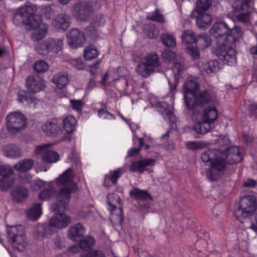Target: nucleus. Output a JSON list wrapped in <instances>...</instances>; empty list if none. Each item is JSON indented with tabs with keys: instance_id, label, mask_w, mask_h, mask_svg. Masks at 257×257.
Instances as JSON below:
<instances>
[{
	"instance_id": "nucleus-57",
	"label": "nucleus",
	"mask_w": 257,
	"mask_h": 257,
	"mask_svg": "<svg viewBox=\"0 0 257 257\" xmlns=\"http://www.w3.org/2000/svg\"><path fill=\"white\" fill-rule=\"evenodd\" d=\"M70 104L73 109L77 111L81 110L83 105V102L81 100H70Z\"/></svg>"
},
{
	"instance_id": "nucleus-39",
	"label": "nucleus",
	"mask_w": 257,
	"mask_h": 257,
	"mask_svg": "<svg viewBox=\"0 0 257 257\" xmlns=\"http://www.w3.org/2000/svg\"><path fill=\"white\" fill-rule=\"evenodd\" d=\"M107 204L109 206L108 210L110 211V214L112 215L113 211L116 209L115 202L119 203L120 202V199L119 197L116 194H109L107 196Z\"/></svg>"
},
{
	"instance_id": "nucleus-23",
	"label": "nucleus",
	"mask_w": 257,
	"mask_h": 257,
	"mask_svg": "<svg viewBox=\"0 0 257 257\" xmlns=\"http://www.w3.org/2000/svg\"><path fill=\"white\" fill-rule=\"evenodd\" d=\"M195 123L193 125V130L198 134H205L208 132L211 128V124L202 119V118H199L197 120H193Z\"/></svg>"
},
{
	"instance_id": "nucleus-13",
	"label": "nucleus",
	"mask_w": 257,
	"mask_h": 257,
	"mask_svg": "<svg viewBox=\"0 0 257 257\" xmlns=\"http://www.w3.org/2000/svg\"><path fill=\"white\" fill-rule=\"evenodd\" d=\"M192 15L197 26L201 29L209 27L213 20L212 16L207 12H192Z\"/></svg>"
},
{
	"instance_id": "nucleus-37",
	"label": "nucleus",
	"mask_w": 257,
	"mask_h": 257,
	"mask_svg": "<svg viewBox=\"0 0 257 257\" xmlns=\"http://www.w3.org/2000/svg\"><path fill=\"white\" fill-rule=\"evenodd\" d=\"M212 0H197L192 12H207L211 7Z\"/></svg>"
},
{
	"instance_id": "nucleus-60",
	"label": "nucleus",
	"mask_w": 257,
	"mask_h": 257,
	"mask_svg": "<svg viewBox=\"0 0 257 257\" xmlns=\"http://www.w3.org/2000/svg\"><path fill=\"white\" fill-rule=\"evenodd\" d=\"M84 257H105V256L101 251L93 250L86 253Z\"/></svg>"
},
{
	"instance_id": "nucleus-38",
	"label": "nucleus",
	"mask_w": 257,
	"mask_h": 257,
	"mask_svg": "<svg viewBox=\"0 0 257 257\" xmlns=\"http://www.w3.org/2000/svg\"><path fill=\"white\" fill-rule=\"evenodd\" d=\"M143 32L145 35L151 39L156 38L159 33V31L155 25L151 24H146L144 26Z\"/></svg>"
},
{
	"instance_id": "nucleus-48",
	"label": "nucleus",
	"mask_w": 257,
	"mask_h": 257,
	"mask_svg": "<svg viewBox=\"0 0 257 257\" xmlns=\"http://www.w3.org/2000/svg\"><path fill=\"white\" fill-rule=\"evenodd\" d=\"M33 68L37 73H43L48 70L49 65L44 60H39L35 62Z\"/></svg>"
},
{
	"instance_id": "nucleus-14",
	"label": "nucleus",
	"mask_w": 257,
	"mask_h": 257,
	"mask_svg": "<svg viewBox=\"0 0 257 257\" xmlns=\"http://www.w3.org/2000/svg\"><path fill=\"white\" fill-rule=\"evenodd\" d=\"M26 86L30 93H36L45 87L44 80L39 76H30L26 79Z\"/></svg>"
},
{
	"instance_id": "nucleus-5",
	"label": "nucleus",
	"mask_w": 257,
	"mask_h": 257,
	"mask_svg": "<svg viewBox=\"0 0 257 257\" xmlns=\"http://www.w3.org/2000/svg\"><path fill=\"white\" fill-rule=\"evenodd\" d=\"M162 56L164 61L167 63L172 62L174 64L172 68L174 76L172 79H168L170 86V90L173 92L175 90L180 76L184 71V59L181 56L176 55L173 51L169 49L165 50L162 52Z\"/></svg>"
},
{
	"instance_id": "nucleus-31",
	"label": "nucleus",
	"mask_w": 257,
	"mask_h": 257,
	"mask_svg": "<svg viewBox=\"0 0 257 257\" xmlns=\"http://www.w3.org/2000/svg\"><path fill=\"white\" fill-rule=\"evenodd\" d=\"M9 242L15 249L19 251H24L27 245L25 234L22 236H18V238L12 240Z\"/></svg>"
},
{
	"instance_id": "nucleus-25",
	"label": "nucleus",
	"mask_w": 257,
	"mask_h": 257,
	"mask_svg": "<svg viewBox=\"0 0 257 257\" xmlns=\"http://www.w3.org/2000/svg\"><path fill=\"white\" fill-rule=\"evenodd\" d=\"M212 43L211 37L205 33L201 34L196 37L195 45L200 49H205L208 47Z\"/></svg>"
},
{
	"instance_id": "nucleus-28",
	"label": "nucleus",
	"mask_w": 257,
	"mask_h": 257,
	"mask_svg": "<svg viewBox=\"0 0 257 257\" xmlns=\"http://www.w3.org/2000/svg\"><path fill=\"white\" fill-rule=\"evenodd\" d=\"M5 155L9 158H19L22 155V151L13 144L7 145L4 149Z\"/></svg>"
},
{
	"instance_id": "nucleus-46",
	"label": "nucleus",
	"mask_w": 257,
	"mask_h": 257,
	"mask_svg": "<svg viewBox=\"0 0 257 257\" xmlns=\"http://www.w3.org/2000/svg\"><path fill=\"white\" fill-rule=\"evenodd\" d=\"M204 69L207 73L216 72L220 69L219 62L217 60L210 61L204 65Z\"/></svg>"
},
{
	"instance_id": "nucleus-19",
	"label": "nucleus",
	"mask_w": 257,
	"mask_h": 257,
	"mask_svg": "<svg viewBox=\"0 0 257 257\" xmlns=\"http://www.w3.org/2000/svg\"><path fill=\"white\" fill-rule=\"evenodd\" d=\"M243 33V32L240 27L235 26L231 28L229 26L228 33L226 37H224L225 43L231 45L236 41H239L242 38Z\"/></svg>"
},
{
	"instance_id": "nucleus-12",
	"label": "nucleus",
	"mask_w": 257,
	"mask_h": 257,
	"mask_svg": "<svg viewBox=\"0 0 257 257\" xmlns=\"http://www.w3.org/2000/svg\"><path fill=\"white\" fill-rule=\"evenodd\" d=\"M67 43L71 47L76 48L82 46L85 40V37L83 32L77 29H72L67 35Z\"/></svg>"
},
{
	"instance_id": "nucleus-11",
	"label": "nucleus",
	"mask_w": 257,
	"mask_h": 257,
	"mask_svg": "<svg viewBox=\"0 0 257 257\" xmlns=\"http://www.w3.org/2000/svg\"><path fill=\"white\" fill-rule=\"evenodd\" d=\"M51 146L50 144H43L37 146L35 152L36 154H39L43 153L42 159L46 163H55L59 160V156L55 151L47 150V149Z\"/></svg>"
},
{
	"instance_id": "nucleus-40",
	"label": "nucleus",
	"mask_w": 257,
	"mask_h": 257,
	"mask_svg": "<svg viewBox=\"0 0 257 257\" xmlns=\"http://www.w3.org/2000/svg\"><path fill=\"white\" fill-rule=\"evenodd\" d=\"M123 172L122 168H118L116 170L111 171L109 174L105 176V180H108L113 184H115L118 179L121 176Z\"/></svg>"
},
{
	"instance_id": "nucleus-1",
	"label": "nucleus",
	"mask_w": 257,
	"mask_h": 257,
	"mask_svg": "<svg viewBox=\"0 0 257 257\" xmlns=\"http://www.w3.org/2000/svg\"><path fill=\"white\" fill-rule=\"evenodd\" d=\"M58 185L62 186L57 194V202L51 206L53 211L56 212L54 216L50 219V224L55 228L66 227L71 222L70 217L66 214L61 213L68 207V203L71 194L77 190V186L73 182V172L71 168H68L61 174L56 180Z\"/></svg>"
},
{
	"instance_id": "nucleus-29",
	"label": "nucleus",
	"mask_w": 257,
	"mask_h": 257,
	"mask_svg": "<svg viewBox=\"0 0 257 257\" xmlns=\"http://www.w3.org/2000/svg\"><path fill=\"white\" fill-rule=\"evenodd\" d=\"M8 238L9 241H11L18 236L25 234L24 227L22 225L12 226L7 229Z\"/></svg>"
},
{
	"instance_id": "nucleus-17",
	"label": "nucleus",
	"mask_w": 257,
	"mask_h": 257,
	"mask_svg": "<svg viewBox=\"0 0 257 257\" xmlns=\"http://www.w3.org/2000/svg\"><path fill=\"white\" fill-rule=\"evenodd\" d=\"M84 232V227L80 223H77L69 228L68 238L73 241L79 242L83 238Z\"/></svg>"
},
{
	"instance_id": "nucleus-20",
	"label": "nucleus",
	"mask_w": 257,
	"mask_h": 257,
	"mask_svg": "<svg viewBox=\"0 0 257 257\" xmlns=\"http://www.w3.org/2000/svg\"><path fill=\"white\" fill-rule=\"evenodd\" d=\"M78 18L82 21L86 20L92 12L91 6L87 3L78 4L75 7Z\"/></svg>"
},
{
	"instance_id": "nucleus-56",
	"label": "nucleus",
	"mask_w": 257,
	"mask_h": 257,
	"mask_svg": "<svg viewBox=\"0 0 257 257\" xmlns=\"http://www.w3.org/2000/svg\"><path fill=\"white\" fill-rule=\"evenodd\" d=\"M39 100L31 94H28L26 100V105L35 106Z\"/></svg>"
},
{
	"instance_id": "nucleus-9",
	"label": "nucleus",
	"mask_w": 257,
	"mask_h": 257,
	"mask_svg": "<svg viewBox=\"0 0 257 257\" xmlns=\"http://www.w3.org/2000/svg\"><path fill=\"white\" fill-rule=\"evenodd\" d=\"M7 127L12 133H18L25 128L26 118L20 112H13L6 118Z\"/></svg>"
},
{
	"instance_id": "nucleus-27",
	"label": "nucleus",
	"mask_w": 257,
	"mask_h": 257,
	"mask_svg": "<svg viewBox=\"0 0 257 257\" xmlns=\"http://www.w3.org/2000/svg\"><path fill=\"white\" fill-rule=\"evenodd\" d=\"M131 196L134 197L136 200L142 201L147 200L148 199L152 200V197L150 194L146 190H141L138 188H134L130 192Z\"/></svg>"
},
{
	"instance_id": "nucleus-8",
	"label": "nucleus",
	"mask_w": 257,
	"mask_h": 257,
	"mask_svg": "<svg viewBox=\"0 0 257 257\" xmlns=\"http://www.w3.org/2000/svg\"><path fill=\"white\" fill-rule=\"evenodd\" d=\"M223 43L222 40L218 41L215 47L214 53L224 63L230 66L234 65L236 62L235 50L231 45Z\"/></svg>"
},
{
	"instance_id": "nucleus-10",
	"label": "nucleus",
	"mask_w": 257,
	"mask_h": 257,
	"mask_svg": "<svg viewBox=\"0 0 257 257\" xmlns=\"http://www.w3.org/2000/svg\"><path fill=\"white\" fill-rule=\"evenodd\" d=\"M229 31V26L224 22H218L215 23L210 30V33L216 38V45L219 40L225 43L226 36Z\"/></svg>"
},
{
	"instance_id": "nucleus-59",
	"label": "nucleus",
	"mask_w": 257,
	"mask_h": 257,
	"mask_svg": "<svg viewBox=\"0 0 257 257\" xmlns=\"http://www.w3.org/2000/svg\"><path fill=\"white\" fill-rule=\"evenodd\" d=\"M256 185V182L251 178L247 179L244 181L243 184V186L246 188L254 187Z\"/></svg>"
},
{
	"instance_id": "nucleus-2",
	"label": "nucleus",
	"mask_w": 257,
	"mask_h": 257,
	"mask_svg": "<svg viewBox=\"0 0 257 257\" xmlns=\"http://www.w3.org/2000/svg\"><path fill=\"white\" fill-rule=\"evenodd\" d=\"M201 158L204 163H210L206 176L212 182L222 176L228 166L240 163L243 159L239 148L236 146L228 148L223 152L208 150Z\"/></svg>"
},
{
	"instance_id": "nucleus-63",
	"label": "nucleus",
	"mask_w": 257,
	"mask_h": 257,
	"mask_svg": "<svg viewBox=\"0 0 257 257\" xmlns=\"http://www.w3.org/2000/svg\"><path fill=\"white\" fill-rule=\"evenodd\" d=\"M140 151V148H134L130 149L127 153V157H132L139 153Z\"/></svg>"
},
{
	"instance_id": "nucleus-55",
	"label": "nucleus",
	"mask_w": 257,
	"mask_h": 257,
	"mask_svg": "<svg viewBox=\"0 0 257 257\" xmlns=\"http://www.w3.org/2000/svg\"><path fill=\"white\" fill-rule=\"evenodd\" d=\"M45 224H38L36 227L35 232L40 237H45Z\"/></svg>"
},
{
	"instance_id": "nucleus-15",
	"label": "nucleus",
	"mask_w": 257,
	"mask_h": 257,
	"mask_svg": "<svg viewBox=\"0 0 257 257\" xmlns=\"http://www.w3.org/2000/svg\"><path fill=\"white\" fill-rule=\"evenodd\" d=\"M42 129L47 136L53 137H56L61 132L60 123L55 118L47 121L42 125Z\"/></svg>"
},
{
	"instance_id": "nucleus-26",
	"label": "nucleus",
	"mask_w": 257,
	"mask_h": 257,
	"mask_svg": "<svg viewBox=\"0 0 257 257\" xmlns=\"http://www.w3.org/2000/svg\"><path fill=\"white\" fill-rule=\"evenodd\" d=\"M48 28V25L41 24V21L40 25L34 29L35 31L32 33V39L35 41H38L43 39L47 33Z\"/></svg>"
},
{
	"instance_id": "nucleus-61",
	"label": "nucleus",
	"mask_w": 257,
	"mask_h": 257,
	"mask_svg": "<svg viewBox=\"0 0 257 257\" xmlns=\"http://www.w3.org/2000/svg\"><path fill=\"white\" fill-rule=\"evenodd\" d=\"M86 33L87 35L91 37H95L96 34V30L93 26H90L86 28Z\"/></svg>"
},
{
	"instance_id": "nucleus-30",
	"label": "nucleus",
	"mask_w": 257,
	"mask_h": 257,
	"mask_svg": "<svg viewBox=\"0 0 257 257\" xmlns=\"http://www.w3.org/2000/svg\"><path fill=\"white\" fill-rule=\"evenodd\" d=\"M34 164V161L32 159H24L15 164L14 168L20 172H27L32 169Z\"/></svg>"
},
{
	"instance_id": "nucleus-64",
	"label": "nucleus",
	"mask_w": 257,
	"mask_h": 257,
	"mask_svg": "<svg viewBox=\"0 0 257 257\" xmlns=\"http://www.w3.org/2000/svg\"><path fill=\"white\" fill-rule=\"evenodd\" d=\"M251 0H241L240 8L241 10H244L249 8Z\"/></svg>"
},
{
	"instance_id": "nucleus-4",
	"label": "nucleus",
	"mask_w": 257,
	"mask_h": 257,
	"mask_svg": "<svg viewBox=\"0 0 257 257\" xmlns=\"http://www.w3.org/2000/svg\"><path fill=\"white\" fill-rule=\"evenodd\" d=\"M31 7L23 6L16 10L13 16V23L17 25L23 24L28 31L36 29L41 22V18L38 15L33 14Z\"/></svg>"
},
{
	"instance_id": "nucleus-35",
	"label": "nucleus",
	"mask_w": 257,
	"mask_h": 257,
	"mask_svg": "<svg viewBox=\"0 0 257 257\" xmlns=\"http://www.w3.org/2000/svg\"><path fill=\"white\" fill-rule=\"evenodd\" d=\"M28 217L33 220H37L42 214L41 203L34 204L28 211Z\"/></svg>"
},
{
	"instance_id": "nucleus-24",
	"label": "nucleus",
	"mask_w": 257,
	"mask_h": 257,
	"mask_svg": "<svg viewBox=\"0 0 257 257\" xmlns=\"http://www.w3.org/2000/svg\"><path fill=\"white\" fill-rule=\"evenodd\" d=\"M202 119L208 121L210 124L213 123L217 118V112L214 107L208 106L205 109H203L201 112Z\"/></svg>"
},
{
	"instance_id": "nucleus-50",
	"label": "nucleus",
	"mask_w": 257,
	"mask_h": 257,
	"mask_svg": "<svg viewBox=\"0 0 257 257\" xmlns=\"http://www.w3.org/2000/svg\"><path fill=\"white\" fill-rule=\"evenodd\" d=\"M161 40L163 44L167 47H175L176 45V41L172 36L163 34L161 36Z\"/></svg>"
},
{
	"instance_id": "nucleus-32",
	"label": "nucleus",
	"mask_w": 257,
	"mask_h": 257,
	"mask_svg": "<svg viewBox=\"0 0 257 257\" xmlns=\"http://www.w3.org/2000/svg\"><path fill=\"white\" fill-rule=\"evenodd\" d=\"M181 39L182 43L187 47L195 43L196 38L192 30H187L183 32Z\"/></svg>"
},
{
	"instance_id": "nucleus-45",
	"label": "nucleus",
	"mask_w": 257,
	"mask_h": 257,
	"mask_svg": "<svg viewBox=\"0 0 257 257\" xmlns=\"http://www.w3.org/2000/svg\"><path fill=\"white\" fill-rule=\"evenodd\" d=\"M147 18L148 20L154 22L159 23H164L165 22L164 18L158 9H156L154 12L148 13Z\"/></svg>"
},
{
	"instance_id": "nucleus-54",
	"label": "nucleus",
	"mask_w": 257,
	"mask_h": 257,
	"mask_svg": "<svg viewBox=\"0 0 257 257\" xmlns=\"http://www.w3.org/2000/svg\"><path fill=\"white\" fill-rule=\"evenodd\" d=\"M71 64L77 69H82L84 67V65L82 58L74 59L71 60Z\"/></svg>"
},
{
	"instance_id": "nucleus-53",
	"label": "nucleus",
	"mask_w": 257,
	"mask_h": 257,
	"mask_svg": "<svg viewBox=\"0 0 257 257\" xmlns=\"http://www.w3.org/2000/svg\"><path fill=\"white\" fill-rule=\"evenodd\" d=\"M14 173V171L11 167L0 165V175L5 177L8 176H12Z\"/></svg>"
},
{
	"instance_id": "nucleus-33",
	"label": "nucleus",
	"mask_w": 257,
	"mask_h": 257,
	"mask_svg": "<svg viewBox=\"0 0 257 257\" xmlns=\"http://www.w3.org/2000/svg\"><path fill=\"white\" fill-rule=\"evenodd\" d=\"M77 120L72 116H68L63 119V127L67 133L73 132L76 128Z\"/></svg>"
},
{
	"instance_id": "nucleus-34",
	"label": "nucleus",
	"mask_w": 257,
	"mask_h": 257,
	"mask_svg": "<svg viewBox=\"0 0 257 257\" xmlns=\"http://www.w3.org/2000/svg\"><path fill=\"white\" fill-rule=\"evenodd\" d=\"M136 70L142 76L146 78L155 72V70L153 69L146 62L140 63Z\"/></svg>"
},
{
	"instance_id": "nucleus-21",
	"label": "nucleus",
	"mask_w": 257,
	"mask_h": 257,
	"mask_svg": "<svg viewBox=\"0 0 257 257\" xmlns=\"http://www.w3.org/2000/svg\"><path fill=\"white\" fill-rule=\"evenodd\" d=\"M70 18L66 14H61L57 16L53 22V26L58 30L66 31L70 25Z\"/></svg>"
},
{
	"instance_id": "nucleus-36",
	"label": "nucleus",
	"mask_w": 257,
	"mask_h": 257,
	"mask_svg": "<svg viewBox=\"0 0 257 257\" xmlns=\"http://www.w3.org/2000/svg\"><path fill=\"white\" fill-rule=\"evenodd\" d=\"M145 62L154 70L161 66L159 57L156 53H150L147 55L145 58Z\"/></svg>"
},
{
	"instance_id": "nucleus-44",
	"label": "nucleus",
	"mask_w": 257,
	"mask_h": 257,
	"mask_svg": "<svg viewBox=\"0 0 257 257\" xmlns=\"http://www.w3.org/2000/svg\"><path fill=\"white\" fill-rule=\"evenodd\" d=\"M208 143L203 141H190L186 143V147L191 150L202 149L207 146Z\"/></svg>"
},
{
	"instance_id": "nucleus-7",
	"label": "nucleus",
	"mask_w": 257,
	"mask_h": 257,
	"mask_svg": "<svg viewBox=\"0 0 257 257\" xmlns=\"http://www.w3.org/2000/svg\"><path fill=\"white\" fill-rule=\"evenodd\" d=\"M64 38H48L36 46L37 52L42 55L52 53L54 55L59 54L63 48Z\"/></svg>"
},
{
	"instance_id": "nucleus-6",
	"label": "nucleus",
	"mask_w": 257,
	"mask_h": 257,
	"mask_svg": "<svg viewBox=\"0 0 257 257\" xmlns=\"http://www.w3.org/2000/svg\"><path fill=\"white\" fill-rule=\"evenodd\" d=\"M256 208L255 196L253 195H245L240 198L239 207L234 211V214L237 219L241 220L252 216Z\"/></svg>"
},
{
	"instance_id": "nucleus-22",
	"label": "nucleus",
	"mask_w": 257,
	"mask_h": 257,
	"mask_svg": "<svg viewBox=\"0 0 257 257\" xmlns=\"http://www.w3.org/2000/svg\"><path fill=\"white\" fill-rule=\"evenodd\" d=\"M11 195L18 202L25 200L28 196V189L23 186H17L11 191Z\"/></svg>"
},
{
	"instance_id": "nucleus-43",
	"label": "nucleus",
	"mask_w": 257,
	"mask_h": 257,
	"mask_svg": "<svg viewBox=\"0 0 257 257\" xmlns=\"http://www.w3.org/2000/svg\"><path fill=\"white\" fill-rule=\"evenodd\" d=\"M98 53L96 47L93 45L87 46L84 50V57L86 60L96 58Z\"/></svg>"
},
{
	"instance_id": "nucleus-18",
	"label": "nucleus",
	"mask_w": 257,
	"mask_h": 257,
	"mask_svg": "<svg viewBox=\"0 0 257 257\" xmlns=\"http://www.w3.org/2000/svg\"><path fill=\"white\" fill-rule=\"evenodd\" d=\"M199 88V84L195 81L189 80L186 82L183 86L184 98L185 104H186L187 98H191L194 94H196V90Z\"/></svg>"
},
{
	"instance_id": "nucleus-47",
	"label": "nucleus",
	"mask_w": 257,
	"mask_h": 257,
	"mask_svg": "<svg viewBox=\"0 0 257 257\" xmlns=\"http://www.w3.org/2000/svg\"><path fill=\"white\" fill-rule=\"evenodd\" d=\"M79 241L80 242L79 247L86 251L90 249L93 246L94 243V240L92 237L83 238Z\"/></svg>"
},
{
	"instance_id": "nucleus-49",
	"label": "nucleus",
	"mask_w": 257,
	"mask_h": 257,
	"mask_svg": "<svg viewBox=\"0 0 257 257\" xmlns=\"http://www.w3.org/2000/svg\"><path fill=\"white\" fill-rule=\"evenodd\" d=\"M197 46H188L186 47L187 54H189L193 60H198L200 58V55Z\"/></svg>"
},
{
	"instance_id": "nucleus-58",
	"label": "nucleus",
	"mask_w": 257,
	"mask_h": 257,
	"mask_svg": "<svg viewBox=\"0 0 257 257\" xmlns=\"http://www.w3.org/2000/svg\"><path fill=\"white\" fill-rule=\"evenodd\" d=\"M55 227L50 224V220H49V224H45V237L51 235L55 232Z\"/></svg>"
},
{
	"instance_id": "nucleus-16",
	"label": "nucleus",
	"mask_w": 257,
	"mask_h": 257,
	"mask_svg": "<svg viewBox=\"0 0 257 257\" xmlns=\"http://www.w3.org/2000/svg\"><path fill=\"white\" fill-rule=\"evenodd\" d=\"M155 160L152 158L142 159L134 161L130 166V171L131 172H139L140 173L144 172L146 167L154 166Z\"/></svg>"
},
{
	"instance_id": "nucleus-62",
	"label": "nucleus",
	"mask_w": 257,
	"mask_h": 257,
	"mask_svg": "<svg viewBox=\"0 0 257 257\" xmlns=\"http://www.w3.org/2000/svg\"><path fill=\"white\" fill-rule=\"evenodd\" d=\"M55 245L59 248H62L64 246V239L61 237H57L54 239Z\"/></svg>"
},
{
	"instance_id": "nucleus-52",
	"label": "nucleus",
	"mask_w": 257,
	"mask_h": 257,
	"mask_svg": "<svg viewBox=\"0 0 257 257\" xmlns=\"http://www.w3.org/2000/svg\"><path fill=\"white\" fill-rule=\"evenodd\" d=\"M237 21L244 25L250 23V14L247 13H240L236 16Z\"/></svg>"
},
{
	"instance_id": "nucleus-51",
	"label": "nucleus",
	"mask_w": 257,
	"mask_h": 257,
	"mask_svg": "<svg viewBox=\"0 0 257 257\" xmlns=\"http://www.w3.org/2000/svg\"><path fill=\"white\" fill-rule=\"evenodd\" d=\"M56 192V190L53 188H49L41 191L39 194V198L41 200H46L53 196Z\"/></svg>"
},
{
	"instance_id": "nucleus-42",
	"label": "nucleus",
	"mask_w": 257,
	"mask_h": 257,
	"mask_svg": "<svg viewBox=\"0 0 257 257\" xmlns=\"http://www.w3.org/2000/svg\"><path fill=\"white\" fill-rule=\"evenodd\" d=\"M52 81L59 88H62L67 83L68 78L65 75L59 73L53 76Z\"/></svg>"
},
{
	"instance_id": "nucleus-41",
	"label": "nucleus",
	"mask_w": 257,
	"mask_h": 257,
	"mask_svg": "<svg viewBox=\"0 0 257 257\" xmlns=\"http://www.w3.org/2000/svg\"><path fill=\"white\" fill-rule=\"evenodd\" d=\"M15 180L12 176L3 177L0 180V190L5 191L10 188L14 184Z\"/></svg>"
},
{
	"instance_id": "nucleus-3",
	"label": "nucleus",
	"mask_w": 257,
	"mask_h": 257,
	"mask_svg": "<svg viewBox=\"0 0 257 257\" xmlns=\"http://www.w3.org/2000/svg\"><path fill=\"white\" fill-rule=\"evenodd\" d=\"M214 100L213 93L207 89L197 92L191 98H187L186 106L192 111V120H197L200 118L203 107L210 104Z\"/></svg>"
}]
</instances>
